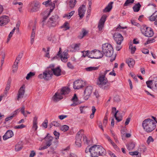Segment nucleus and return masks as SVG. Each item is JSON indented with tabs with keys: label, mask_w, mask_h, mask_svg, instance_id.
<instances>
[{
	"label": "nucleus",
	"mask_w": 157,
	"mask_h": 157,
	"mask_svg": "<svg viewBox=\"0 0 157 157\" xmlns=\"http://www.w3.org/2000/svg\"><path fill=\"white\" fill-rule=\"evenodd\" d=\"M142 126L144 130L147 133L151 132L156 127L155 121L149 118L145 119L143 121Z\"/></svg>",
	"instance_id": "f257e3e1"
},
{
	"label": "nucleus",
	"mask_w": 157,
	"mask_h": 157,
	"mask_svg": "<svg viewBox=\"0 0 157 157\" xmlns=\"http://www.w3.org/2000/svg\"><path fill=\"white\" fill-rule=\"evenodd\" d=\"M57 1L55 0L52 2L51 0H48L47 1L44 2L42 3V4L45 5L46 7L51 6L50 10L47 9L44 13L43 20V24L44 21L49 16L50 13L54 9L55 6V4L56 3Z\"/></svg>",
	"instance_id": "f03ea898"
},
{
	"label": "nucleus",
	"mask_w": 157,
	"mask_h": 157,
	"mask_svg": "<svg viewBox=\"0 0 157 157\" xmlns=\"http://www.w3.org/2000/svg\"><path fill=\"white\" fill-rule=\"evenodd\" d=\"M70 89H60L59 90L52 96V101L57 102L63 98V95L68 94L70 91Z\"/></svg>",
	"instance_id": "7ed1b4c3"
},
{
	"label": "nucleus",
	"mask_w": 157,
	"mask_h": 157,
	"mask_svg": "<svg viewBox=\"0 0 157 157\" xmlns=\"http://www.w3.org/2000/svg\"><path fill=\"white\" fill-rule=\"evenodd\" d=\"M101 52L103 55L107 57L111 56L113 53V49L112 45L108 43L103 44L102 45Z\"/></svg>",
	"instance_id": "20e7f679"
},
{
	"label": "nucleus",
	"mask_w": 157,
	"mask_h": 157,
	"mask_svg": "<svg viewBox=\"0 0 157 157\" xmlns=\"http://www.w3.org/2000/svg\"><path fill=\"white\" fill-rule=\"evenodd\" d=\"M146 84L149 88H157V76L153 75L150 76L146 82Z\"/></svg>",
	"instance_id": "39448f33"
},
{
	"label": "nucleus",
	"mask_w": 157,
	"mask_h": 157,
	"mask_svg": "<svg viewBox=\"0 0 157 157\" xmlns=\"http://www.w3.org/2000/svg\"><path fill=\"white\" fill-rule=\"evenodd\" d=\"M60 19L57 15L52 16L48 20L47 25L49 27H55L58 25Z\"/></svg>",
	"instance_id": "423d86ee"
},
{
	"label": "nucleus",
	"mask_w": 157,
	"mask_h": 157,
	"mask_svg": "<svg viewBox=\"0 0 157 157\" xmlns=\"http://www.w3.org/2000/svg\"><path fill=\"white\" fill-rule=\"evenodd\" d=\"M140 30L142 33L145 36L151 37L153 35L154 32L152 29L147 27L145 25L142 26Z\"/></svg>",
	"instance_id": "0eeeda50"
},
{
	"label": "nucleus",
	"mask_w": 157,
	"mask_h": 157,
	"mask_svg": "<svg viewBox=\"0 0 157 157\" xmlns=\"http://www.w3.org/2000/svg\"><path fill=\"white\" fill-rule=\"evenodd\" d=\"M73 88H82L83 87H91L90 85H87L86 82L81 79H78L74 82L73 84Z\"/></svg>",
	"instance_id": "6e6552de"
},
{
	"label": "nucleus",
	"mask_w": 157,
	"mask_h": 157,
	"mask_svg": "<svg viewBox=\"0 0 157 157\" xmlns=\"http://www.w3.org/2000/svg\"><path fill=\"white\" fill-rule=\"evenodd\" d=\"M52 75V73L49 67L46 69L42 74H40L38 76V78L41 79H44L46 80L50 79Z\"/></svg>",
	"instance_id": "1a4fd4ad"
},
{
	"label": "nucleus",
	"mask_w": 157,
	"mask_h": 157,
	"mask_svg": "<svg viewBox=\"0 0 157 157\" xmlns=\"http://www.w3.org/2000/svg\"><path fill=\"white\" fill-rule=\"evenodd\" d=\"M29 9L31 12L37 11L40 7V4L37 1L30 2L29 5Z\"/></svg>",
	"instance_id": "9d476101"
},
{
	"label": "nucleus",
	"mask_w": 157,
	"mask_h": 157,
	"mask_svg": "<svg viewBox=\"0 0 157 157\" xmlns=\"http://www.w3.org/2000/svg\"><path fill=\"white\" fill-rule=\"evenodd\" d=\"M90 58L92 59H99L101 58L103 54L99 50L96 49L92 50L90 52Z\"/></svg>",
	"instance_id": "9b49d317"
},
{
	"label": "nucleus",
	"mask_w": 157,
	"mask_h": 157,
	"mask_svg": "<svg viewBox=\"0 0 157 157\" xmlns=\"http://www.w3.org/2000/svg\"><path fill=\"white\" fill-rule=\"evenodd\" d=\"M50 68L51 71L52 73V75L54 74L55 75L58 76L61 75V70L59 67H58L56 68H54V64L50 65L49 67Z\"/></svg>",
	"instance_id": "f8f14e48"
},
{
	"label": "nucleus",
	"mask_w": 157,
	"mask_h": 157,
	"mask_svg": "<svg viewBox=\"0 0 157 157\" xmlns=\"http://www.w3.org/2000/svg\"><path fill=\"white\" fill-rule=\"evenodd\" d=\"M108 82V80L105 75H102L101 73L98 78V83L99 85H105Z\"/></svg>",
	"instance_id": "ddd939ff"
},
{
	"label": "nucleus",
	"mask_w": 157,
	"mask_h": 157,
	"mask_svg": "<svg viewBox=\"0 0 157 157\" xmlns=\"http://www.w3.org/2000/svg\"><path fill=\"white\" fill-rule=\"evenodd\" d=\"M59 49V50L58 52L57 56L60 57L61 60L62 61H63V62H66L67 61V52H63L61 54V48H60Z\"/></svg>",
	"instance_id": "4468645a"
},
{
	"label": "nucleus",
	"mask_w": 157,
	"mask_h": 157,
	"mask_svg": "<svg viewBox=\"0 0 157 157\" xmlns=\"http://www.w3.org/2000/svg\"><path fill=\"white\" fill-rule=\"evenodd\" d=\"M106 15H104L100 19L98 23V27L99 31H101L104 28V25L106 21Z\"/></svg>",
	"instance_id": "2eb2a0df"
},
{
	"label": "nucleus",
	"mask_w": 157,
	"mask_h": 157,
	"mask_svg": "<svg viewBox=\"0 0 157 157\" xmlns=\"http://www.w3.org/2000/svg\"><path fill=\"white\" fill-rule=\"evenodd\" d=\"M113 37L117 44H121L123 40L122 36L120 33H115L113 35Z\"/></svg>",
	"instance_id": "dca6fc26"
},
{
	"label": "nucleus",
	"mask_w": 157,
	"mask_h": 157,
	"mask_svg": "<svg viewBox=\"0 0 157 157\" xmlns=\"http://www.w3.org/2000/svg\"><path fill=\"white\" fill-rule=\"evenodd\" d=\"M9 17L6 15L0 17V26H2L7 24L10 21Z\"/></svg>",
	"instance_id": "f3484780"
},
{
	"label": "nucleus",
	"mask_w": 157,
	"mask_h": 157,
	"mask_svg": "<svg viewBox=\"0 0 157 157\" xmlns=\"http://www.w3.org/2000/svg\"><path fill=\"white\" fill-rule=\"evenodd\" d=\"M99 145H95L92 146L91 149L90 156H96L98 155L99 150Z\"/></svg>",
	"instance_id": "a211bd4d"
},
{
	"label": "nucleus",
	"mask_w": 157,
	"mask_h": 157,
	"mask_svg": "<svg viewBox=\"0 0 157 157\" xmlns=\"http://www.w3.org/2000/svg\"><path fill=\"white\" fill-rule=\"evenodd\" d=\"M53 137L50 136L49 133H48L47 136L44 137V139L45 141V144L49 147L52 145Z\"/></svg>",
	"instance_id": "6ab92c4d"
},
{
	"label": "nucleus",
	"mask_w": 157,
	"mask_h": 157,
	"mask_svg": "<svg viewBox=\"0 0 157 157\" xmlns=\"http://www.w3.org/2000/svg\"><path fill=\"white\" fill-rule=\"evenodd\" d=\"M71 101L73 102L70 105L71 106H75L80 104L78 98L75 94L71 98Z\"/></svg>",
	"instance_id": "aec40b11"
},
{
	"label": "nucleus",
	"mask_w": 157,
	"mask_h": 157,
	"mask_svg": "<svg viewBox=\"0 0 157 157\" xmlns=\"http://www.w3.org/2000/svg\"><path fill=\"white\" fill-rule=\"evenodd\" d=\"M86 10L85 6L82 5L78 9V15L81 18H82L84 16Z\"/></svg>",
	"instance_id": "412c9836"
},
{
	"label": "nucleus",
	"mask_w": 157,
	"mask_h": 157,
	"mask_svg": "<svg viewBox=\"0 0 157 157\" xmlns=\"http://www.w3.org/2000/svg\"><path fill=\"white\" fill-rule=\"evenodd\" d=\"M13 136V133L11 130H8L3 136L4 140H5L11 138Z\"/></svg>",
	"instance_id": "4be33fe9"
},
{
	"label": "nucleus",
	"mask_w": 157,
	"mask_h": 157,
	"mask_svg": "<svg viewBox=\"0 0 157 157\" xmlns=\"http://www.w3.org/2000/svg\"><path fill=\"white\" fill-rule=\"evenodd\" d=\"M92 92L91 89H85L84 91L83 98L85 100H87L89 98Z\"/></svg>",
	"instance_id": "5701e85b"
},
{
	"label": "nucleus",
	"mask_w": 157,
	"mask_h": 157,
	"mask_svg": "<svg viewBox=\"0 0 157 157\" xmlns=\"http://www.w3.org/2000/svg\"><path fill=\"white\" fill-rule=\"evenodd\" d=\"M82 137L79 134H77L76 136V141L75 144L78 147L81 146L82 141H81Z\"/></svg>",
	"instance_id": "b1692460"
},
{
	"label": "nucleus",
	"mask_w": 157,
	"mask_h": 157,
	"mask_svg": "<svg viewBox=\"0 0 157 157\" xmlns=\"http://www.w3.org/2000/svg\"><path fill=\"white\" fill-rule=\"evenodd\" d=\"M25 92L24 89H19L17 94V100L19 101L22 99L24 96Z\"/></svg>",
	"instance_id": "393cba45"
},
{
	"label": "nucleus",
	"mask_w": 157,
	"mask_h": 157,
	"mask_svg": "<svg viewBox=\"0 0 157 157\" xmlns=\"http://www.w3.org/2000/svg\"><path fill=\"white\" fill-rule=\"evenodd\" d=\"M37 119L38 117L36 116L34 117H33V125L32 126V129L34 131H36L38 128Z\"/></svg>",
	"instance_id": "a878e982"
},
{
	"label": "nucleus",
	"mask_w": 157,
	"mask_h": 157,
	"mask_svg": "<svg viewBox=\"0 0 157 157\" xmlns=\"http://www.w3.org/2000/svg\"><path fill=\"white\" fill-rule=\"evenodd\" d=\"M99 147V150L98 155H99L104 156L106 154V151L105 149L101 145L98 146Z\"/></svg>",
	"instance_id": "bb28decb"
},
{
	"label": "nucleus",
	"mask_w": 157,
	"mask_h": 157,
	"mask_svg": "<svg viewBox=\"0 0 157 157\" xmlns=\"http://www.w3.org/2000/svg\"><path fill=\"white\" fill-rule=\"evenodd\" d=\"M105 137L108 140V141L110 142L111 144L113 146V147L116 149H118V147L117 145L115 144L111 139L110 137L107 134H104Z\"/></svg>",
	"instance_id": "cd10ccee"
},
{
	"label": "nucleus",
	"mask_w": 157,
	"mask_h": 157,
	"mask_svg": "<svg viewBox=\"0 0 157 157\" xmlns=\"http://www.w3.org/2000/svg\"><path fill=\"white\" fill-rule=\"evenodd\" d=\"M113 4V2H112L109 3L106 7L103 10V11L104 12H109L112 8Z\"/></svg>",
	"instance_id": "c85d7f7f"
},
{
	"label": "nucleus",
	"mask_w": 157,
	"mask_h": 157,
	"mask_svg": "<svg viewBox=\"0 0 157 157\" xmlns=\"http://www.w3.org/2000/svg\"><path fill=\"white\" fill-rule=\"evenodd\" d=\"M126 63L128 64V66L130 67H133L135 64L134 60L131 58H129L126 60Z\"/></svg>",
	"instance_id": "c756f323"
},
{
	"label": "nucleus",
	"mask_w": 157,
	"mask_h": 157,
	"mask_svg": "<svg viewBox=\"0 0 157 157\" xmlns=\"http://www.w3.org/2000/svg\"><path fill=\"white\" fill-rule=\"evenodd\" d=\"M60 28L63 29L64 31H66L68 30L70 28L69 24L67 21H66L60 26Z\"/></svg>",
	"instance_id": "7c9ffc66"
},
{
	"label": "nucleus",
	"mask_w": 157,
	"mask_h": 157,
	"mask_svg": "<svg viewBox=\"0 0 157 157\" xmlns=\"http://www.w3.org/2000/svg\"><path fill=\"white\" fill-rule=\"evenodd\" d=\"M118 112V110L114 114V117H115L116 120L118 122H120L122 120V116L121 115H119L118 114H117Z\"/></svg>",
	"instance_id": "2f4dec72"
},
{
	"label": "nucleus",
	"mask_w": 157,
	"mask_h": 157,
	"mask_svg": "<svg viewBox=\"0 0 157 157\" xmlns=\"http://www.w3.org/2000/svg\"><path fill=\"white\" fill-rule=\"evenodd\" d=\"M157 19V11H155L149 17V20L151 21H154Z\"/></svg>",
	"instance_id": "473e14b6"
},
{
	"label": "nucleus",
	"mask_w": 157,
	"mask_h": 157,
	"mask_svg": "<svg viewBox=\"0 0 157 157\" xmlns=\"http://www.w3.org/2000/svg\"><path fill=\"white\" fill-rule=\"evenodd\" d=\"M126 146L128 150H132L135 147V144L134 142H131L127 144Z\"/></svg>",
	"instance_id": "72a5a7b5"
},
{
	"label": "nucleus",
	"mask_w": 157,
	"mask_h": 157,
	"mask_svg": "<svg viewBox=\"0 0 157 157\" xmlns=\"http://www.w3.org/2000/svg\"><path fill=\"white\" fill-rule=\"evenodd\" d=\"M98 67H90L85 68V70L87 71H91L97 70Z\"/></svg>",
	"instance_id": "f704fd0d"
},
{
	"label": "nucleus",
	"mask_w": 157,
	"mask_h": 157,
	"mask_svg": "<svg viewBox=\"0 0 157 157\" xmlns=\"http://www.w3.org/2000/svg\"><path fill=\"white\" fill-rule=\"evenodd\" d=\"M74 13L75 11H72L69 13L64 14L63 16V18H66L67 19H70L71 17L74 14Z\"/></svg>",
	"instance_id": "c9c22d12"
},
{
	"label": "nucleus",
	"mask_w": 157,
	"mask_h": 157,
	"mask_svg": "<svg viewBox=\"0 0 157 157\" xmlns=\"http://www.w3.org/2000/svg\"><path fill=\"white\" fill-rule=\"evenodd\" d=\"M141 6L139 3H138L137 4H136L133 7L134 11L135 12H138Z\"/></svg>",
	"instance_id": "e433bc0d"
},
{
	"label": "nucleus",
	"mask_w": 157,
	"mask_h": 157,
	"mask_svg": "<svg viewBox=\"0 0 157 157\" xmlns=\"http://www.w3.org/2000/svg\"><path fill=\"white\" fill-rule=\"evenodd\" d=\"M69 5L71 8H73L75 7L76 3V0H69Z\"/></svg>",
	"instance_id": "4c0bfd02"
},
{
	"label": "nucleus",
	"mask_w": 157,
	"mask_h": 157,
	"mask_svg": "<svg viewBox=\"0 0 157 157\" xmlns=\"http://www.w3.org/2000/svg\"><path fill=\"white\" fill-rule=\"evenodd\" d=\"M79 44H72V47H74V49H71V51L72 52H75L79 49Z\"/></svg>",
	"instance_id": "58836bf2"
},
{
	"label": "nucleus",
	"mask_w": 157,
	"mask_h": 157,
	"mask_svg": "<svg viewBox=\"0 0 157 157\" xmlns=\"http://www.w3.org/2000/svg\"><path fill=\"white\" fill-rule=\"evenodd\" d=\"M83 140L84 143L87 145H89L91 143V140L88 139L85 136H83Z\"/></svg>",
	"instance_id": "ea45409f"
},
{
	"label": "nucleus",
	"mask_w": 157,
	"mask_h": 157,
	"mask_svg": "<svg viewBox=\"0 0 157 157\" xmlns=\"http://www.w3.org/2000/svg\"><path fill=\"white\" fill-rule=\"evenodd\" d=\"M88 32L85 29H83L82 30V33L81 34L78 36L79 39H82L87 33Z\"/></svg>",
	"instance_id": "a19ab883"
},
{
	"label": "nucleus",
	"mask_w": 157,
	"mask_h": 157,
	"mask_svg": "<svg viewBox=\"0 0 157 157\" xmlns=\"http://www.w3.org/2000/svg\"><path fill=\"white\" fill-rule=\"evenodd\" d=\"M60 128L61 131L65 132L69 129V127L67 125H64L61 126Z\"/></svg>",
	"instance_id": "79ce46f5"
},
{
	"label": "nucleus",
	"mask_w": 157,
	"mask_h": 157,
	"mask_svg": "<svg viewBox=\"0 0 157 157\" xmlns=\"http://www.w3.org/2000/svg\"><path fill=\"white\" fill-rule=\"evenodd\" d=\"M83 53L82 56L85 57L86 56H87L88 57L90 58V52L89 51H84L82 52Z\"/></svg>",
	"instance_id": "37998d69"
},
{
	"label": "nucleus",
	"mask_w": 157,
	"mask_h": 157,
	"mask_svg": "<svg viewBox=\"0 0 157 157\" xmlns=\"http://www.w3.org/2000/svg\"><path fill=\"white\" fill-rule=\"evenodd\" d=\"M35 32H32L31 36L30 43L31 44H33L34 41V39L35 37Z\"/></svg>",
	"instance_id": "c03bdc74"
},
{
	"label": "nucleus",
	"mask_w": 157,
	"mask_h": 157,
	"mask_svg": "<svg viewBox=\"0 0 157 157\" xmlns=\"http://www.w3.org/2000/svg\"><path fill=\"white\" fill-rule=\"evenodd\" d=\"M35 75V73L34 72H30L27 74L26 77V78L27 80H28L30 78L32 77Z\"/></svg>",
	"instance_id": "a18cd8bd"
},
{
	"label": "nucleus",
	"mask_w": 157,
	"mask_h": 157,
	"mask_svg": "<svg viewBox=\"0 0 157 157\" xmlns=\"http://www.w3.org/2000/svg\"><path fill=\"white\" fill-rule=\"evenodd\" d=\"M134 0H126L124 5V6H126L131 4L133 3Z\"/></svg>",
	"instance_id": "49530a36"
},
{
	"label": "nucleus",
	"mask_w": 157,
	"mask_h": 157,
	"mask_svg": "<svg viewBox=\"0 0 157 157\" xmlns=\"http://www.w3.org/2000/svg\"><path fill=\"white\" fill-rule=\"evenodd\" d=\"M129 49L131 51V53L132 54L134 53L135 51L136 50V48L135 46H133L132 45L130 44L129 46Z\"/></svg>",
	"instance_id": "de8ad7c7"
},
{
	"label": "nucleus",
	"mask_w": 157,
	"mask_h": 157,
	"mask_svg": "<svg viewBox=\"0 0 157 157\" xmlns=\"http://www.w3.org/2000/svg\"><path fill=\"white\" fill-rule=\"evenodd\" d=\"M25 127L26 126L25 125L22 124L19 125H16L14 127V128L15 129H21L25 128Z\"/></svg>",
	"instance_id": "09e8293b"
},
{
	"label": "nucleus",
	"mask_w": 157,
	"mask_h": 157,
	"mask_svg": "<svg viewBox=\"0 0 157 157\" xmlns=\"http://www.w3.org/2000/svg\"><path fill=\"white\" fill-rule=\"evenodd\" d=\"M16 29L14 27L13 29L10 32L9 34L8 38V41H9L10 40V38L12 37V35Z\"/></svg>",
	"instance_id": "8fccbe9b"
},
{
	"label": "nucleus",
	"mask_w": 157,
	"mask_h": 157,
	"mask_svg": "<svg viewBox=\"0 0 157 157\" xmlns=\"http://www.w3.org/2000/svg\"><path fill=\"white\" fill-rule=\"evenodd\" d=\"M22 146L21 144H17L15 146V150L16 151H19L22 149Z\"/></svg>",
	"instance_id": "3c124183"
},
{
	"label": "nucleus",
	"mask_w": 157,
	"mask_h": 157,
	"mask_svg": "<svg viewBox=\"0 0 157 157\" xmlns=\"http://www.w3.org/2000/svg\"><path fill=\"white\" fill-rule=\"evenodd\" d=\"M25 108L24 106H23L21 109H20V111H21V113L25 117H27V115L25 112Z\"/></svg>",
	"instance_id": "603ef678"
},
{
	"label": "nucleus",
	"mask_w": 157,
	"mask_h": 157,
	"mask_svg": "<svg viewBox=\"0 0 157 157\" xmlns=\"http://www.w3.org/2000/svg\"><path fill=\"white\" fill-rule=\"evenodd\" d=\"M53 134L56 137V140L58 139L60 135L59 133L57 132L56 131H55L54 132Z\"/></svg>",
	"instance_id": "864d4df0"
},
{
	"label": "nucleus",
	"mask_w": 157,
	"mask_h": 157,
	"mask_svg": "<svg viewBox=\"0 0 157 157\" xmlns=\"http://www.w3.org/2000/svg\"><path fill=\"white\" fill-rule=\"evenodd\" d=\"M154 141V140L152 136H149L147 138V143L148 144H149L150 142H153Z\"/></svg>",
	"instance_id": "5fc2aeb1"
},
{
	"label": "nucleus",
	"mask_w": 157,
	"mask_h": 157,
	"mask_svg": "<svg viewBox=\"0 0 157 157\" xmlns=\"http://www.w3.org/2000/svg\"><path fill=\"white\" fill-rule=\"evenodd\" d=\"M20 111V109H17L14 111L12 113V115L13 117L15 116Z\"/></svg>",
	"instance_id": "6e6d98bb"
},
{
	"label": "nucleus",
	"mask_w": 157,
	"mask_h": 157,
	"mask_svg": "<svg viewBox=\"0 0 157 157\" xmlns=\"http://www.w3.org/2000/svg\"><path fill=\"white\" fill-rule=\"evenodd\" d=\"M138 153L139 152L138 151L131 152H129V154L130 155L134 156V157L137 156Z\"/></svg>",
	"instance_id": "4d7b16f0"
},
{
	"label": "nucleus",
	"mask_w": 157,
	"mask_h": 157,
	"mask_svg": "<svg viewBox=\"0 0 157 157\" xmlns=\"http://www.w3.org/2000/svg\"><path fill=\"white\" fill-rule=\"evenodd\" d=\"M48 121L47 120H45L44 122L42 124V125L43 127L45 128H46L48 126Z\"/></svg>",
	"instance_id": "13d9d810"
},
{
	"label": "nucleus",
	"mask_w": 157,
	"mask_h": 157,
	"mask_svg": "<svg viewBox=\"0 0 157 157\" xmlns=\"http://www.w3.org/2000/svg\"><path fill=\"white\" fill-rule=\"evenodd\" d=\"M52 125L56 127H58L59 125V124L57 121H53L51 124Z\"/></svg>",
	"instance_id": "bf43d9fd"
},
{
	"label": "nucleus",
	"mask_w": 157,
	"mask_h": 157,
	"mask_svg": "<svg viewBox=\"0 0 157 157\" xmlns=\"http://www.w3.org/2000/svg\"><path fill=\"white\" fill-rule=\"evenodd\" d=\"M155 41V39H148L147 41L145 43V45H146L150 43H152Z\"/></svg>",
	"instance_id": "052dcab7"
},
{
	"label": "nucleus",
	"mask_w": 157,
	"mask_h": 157,
	"mask_svg": "<svg viewBox=\"0 0 157 157\" xmlns=\"http://www.w3.org/2000/svg\"><path fill=\"white\" fill-rule=\"evenodd\" d=\"M36 155L35 151L34 150L31 151L30 153L29 157H34Z\"/></svg>",
	"instance_id": "680f3d73"
},
{
	"label": "nucleus",
	"mask_w": 157,
	"mask_h": 157,
	"mask_svg": "<svg viewBox=\"0 0 157 157\" xmlns=\"http://www.w3.org/2000/svg\"><path fill=\"white\" fill-rule=\"evenodd\" d=\"M67 67L70 69H73L74 68V66L72 65V64L70 62H68L67 63Z\"/></svg>",
	"instance_id": "e2e57ef3"
},
{
	"label": "nucleus",
	"mask_w": 157,
	"mask_h": 157,
	"mask_svg": "<svg viewBox=\"0 0 157 157\" xmlns=\"http://www.w3.org/2000/svg\"><path fill=\"white\" fill-rule=\"evenodd\" d=\"M94 94L97 98L99 97V90H95V91L94 92Z\"/></svg>",
	"instance_id": "0e129e2a"
},
{
	"label": "nucleus",
	"mask_w": 157,
	"mask_h": 157,
	"mask_svg": "<svg viewBox=\"0 0 157 157\" xmlns=\"http://www.w3.org/2000/svg\"><path fill=\"white\" fill-rule=\"evenodd\" d=\"M5 56V54L4 53L2 54V58L1 61V64L2 66L4 63V58Z\"/></svg>",
	"instance_id": "69168bd1"
},
{
	"label": "nucleus",
	"mask_w": 157,
	"mask_h": 157,
	"mask_svg": "<svg viewBox=\"0 0 157 157\" xmlns=\"http://www.w3.org/2000/svg\"><path fill=\"white\" fill-rule=\"evenodd\" d=\"M47 52L46 53V54H45V57L49 58L50 57V55L49 53V52L50 50V48L49 47H48L47 48Z\"/></svg>",
	"instance_id": "338daca9"
},
{
	"label": "nucleus",
	"mask_w": 157,
	"mask_h": 157,
	"mask_svg": "<svg viewBox=\"0 0 157 157\" xmlns=\"http://www.w3.org/2000/svg\"><path fill=\"white\" fill-rule=\"evenodd\" d=\"M22 56L21 54H19L17 57L15 61L19 62V61L21 59Z\"/></svg>",
	"instance_id": "774afa93"
}]
</instances>
